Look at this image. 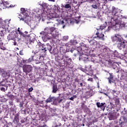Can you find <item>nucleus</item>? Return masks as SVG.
<instances>
[{
  "label": "nucleus",
  "mask_w": 127,
  "mask_h": 127,
  "mask_svg": "<svg viewBox=\"0 0 127 127\" xmlns=\"http://www.w3.org/2000/svg\"><path fill=\"white\" fill-rule=\"evenodd\" d=\"M91 67H92V65H90V69H89V71H92V68H91Z\"/></svg>",
  "instance_id": "e2e57ef3"
},
{
  "label": "nucleus",
  "mask_w": 127,
  "mask_h": 127,
  "mask_svg": "<svg viewBox=\"0 0 127 127\" xmlns=\"http://www.w3.org/2000/svg\"><path fill=\"white\" fill-rule=\"evenodd\" d=\"M13 122L14 124H16L19 123V113H17L16 115H15Z\"/></svg>",
  "instance_id": "ddd939ff"
},
{
  "label": "nucleus",
  "mask_w": 127,
  "mask_h": 127,
  "mask_svg": "<svg viewBox=\"0 0 127 127\" xmlns=\"http://www.w3.org/2000/svg\"><path fill=\"white\" fill-rule=\"evenodd\" d=\"M92 7L93 8H95L96 9H97L98 8V6H97V5L95 4V5H92Z\"/></svg>",
  "instance_id": "a18cd8bd"
},
{
  "label": "nucleus",
  "mask_w": 127,
  "mask_h": 127,
  "mask_svg": "<svg viewBox=\"0 0 127 127\" xmlns=\"http://www.w3.org/2000/svg\"><path fill=\"white\" fill-rule=\"evenodd\" d=\"M8 126H9V125H11V126H12V123L11 122H9L8 124H7Z\"/></svg>",
  "instance_id": "864d4df0"
},
{
  "label": "nucleus",
  "mask_w": 127,
  "mask_h": 127,
  "mask_svg": "<svg viewBox=\"0 0 127 127\" xmlns=\"http://www.w3.org/2000/svg\"><path fill=\"white\" fill-rule=\"evenodd\" d=\"M83 2H84V1H81V0H80V1H78V4H79V5H81V4H82V3H83Z\"/></svg>",
  "instance_id": "de8ad7c7"
},
{
  "label": "nucleus",
  "mask_w": 127,
  "mask_h": 127,
  "mask_svg": "<svg viewBox=\"0 0 127 127\" xmlns=\"http://www.w3.org/2000/svg\"><path fill=\"white\" fill-rule=\"evenodd\" d=\"M122 19L117 14H114L113 17L111 19V22H113V21L114 22H121Z\"/></svg>",
  "instance_id": "9b49d317"
},
{
  "label": "nucleus",
  "mask_w": 127,
  "mask_h": 127,
  "mask_svg": "<svg viewBox=\"0 0 127 127\" xmlns=\"http://www.w3.org/2000/svg\"><path fill=\"white\" fill-rule=\"evenodd\" d=\"M125 38H127V35L125 36Z\"/></svg>",
  "instance_id": "774afa93"
},
{
  "label": "nucleus",
  "mask_w": 127,
  "mask_h": 127,
  "mask_svg": "<svg viewBox=\"0 0 127 127\" xmlns=\"http://www.w3.org/2000/svg\"><path fill=\"white\" fill-rule=\"evenodd\" d=\"M9 105H10V106H13V103L12 102V101H10L9 102Z\"/></svg>",
  "instance_id": "603ef678"
},
{
  "label": "nucleus",
  "mask_w": 127,
  "mask_h": 127,
  "mask_svg": "<svg viewBox=\"0 0 127 127\" xmlns=\"http://www.w3.org/2000/svg\"><path fill=\"white\" fill-rule=\"evenodd\" d=\"M12 6H12V5H10V7H12Z\"/></svg>",
  "instance_id": "69168bd1"
},
{
  "label": "nucleus",
  "mask_w": 127,
  "mask_h": 127,
  "mask_svg": "<svg viewBox=\"0 0 127 127\" xmlns=\"http://www.w3.org/2000/svg\"><path fill=\"white\" fill-rule=\"evenodd\" d=\"M73 50H70V52H71V53H73Z\"/></svg>",
  "instance_id": "0e129e2a"
},
{
  "label": "nucleus",
  "mask_w": 127,
  "mask_h": 127,
  "mask_svg": "<svg viewBox=\"0 0 127 127\" xmlns=\"http://www.w3.org/2000/svg\"><path fill=\"white\" fill-rule=\"evenodd\" d=\"M64 7L65 8H70V7H71V5H70V4H66L65 5Z\"/></svg>",
  "instance_id": "ea45409f"
},
{
  "label": "nucleus",
  "mask_w": 127,
  "mask_h": 127,
  "mask_svg": "<svg viewBox=\"0 0 127 127\" xmlns=\"http://www.w3.org/2000/svg\"><path fill=\"white\" fill-rule=\"evenodd\" d=\"M33 67L30 65H24L23 66V71L26 74H27L28 73H30L31 71H32Z\"/></svg>",
  "instance_id": "0eeeda50"
},
{
  "label": "nucleus",
  "mask_w": 127,
  "mask_h": 127,
  "mask_svg": "<svg viewBox=\"0 0 127 127\" xmlns=\"http://www.w3.org/2000/svg\"><path fill=\"white\" fill-rule=\"evenodd\" d=\"M16 36H17L16 31H13L9 34L8 37L10 40H11L15 41V40L17 38Z\"/></svg>",
  "instance_id": "6e6552de"
},
{
  "label": "nucleus",
  "mask_w": 127,
  "mask_h": 127,
  "mask_svg": "<svg viewBox=\"0 0 127 127\" xmlns=\"http://www.w3.org/2000/svg\"><path fill=\"white\" fill-rule=\"evenodd\" d=\"M121 77L124 79V80H125V81H127V72H126L124 75H123Z\"/></svg>",
  "instance_id": "72a5a7b5"
},
{
  "label": "nucleus",
  "mask_w": 127,
  "mask_h": 127,
  "mask_svg": "<svg viewBox=\"0 0 127 127\" xmlns=\"http://www.w3.org/2000/svg\"><path fill=\"white\" fill-rule=\"evenodd\" d=\"M105 105H106V103H100V102H97L96 103V106L97 107V108H100L101 109H102V108H104V109H105V107H104V106H105Z\"/></svg>",
  "instance_id": "5701e85b"
},
{
  "label": "nucleus",
  "mask_w": 127,
  "mask_h": 127,
  "mask_svg": "<svg viewBox=\"0 0 127 127\" xmlns=\"http://www.w3.org/2000/svg\"><path fill=\"white\" fill-rule=\"evenodd\" d=\"M69 39V37L67 36H64L63 37V40H65V41Z\"/></svg>",
  "instance_id": "4c0bfd02"
},
{
  "label": "nucleus",
  "mask_w": 127,
  "mask_h": 127,
  "mask_svg": "<svg viewBox=\"0 0 127 127\" xmlns=\"http://www.w3.org/2000/svg\"><path fill=\"white\" fill-rule=\"evenodd\" d=\"M20 10L21 13L23 14V15L24 14V13L26 12V10H25V8H21Z\"/></svg>",
  "instance_id": "c9c22d12"
},
{
  "label": "nucleus",
  "mask_w": 127,
  "mask_h": 127,
  "mask_svg": "<svg viewBox=\"0 0 127 127\" xmlns=\"http://www.w3.org/2000/svg\"><path fill=\"white\" fill-rule=\"evenodd\" d=\"M0 36H4V33H3V31H0Z\"/></svg>",
  "instance_id": "a19ab883"
},
{
  "label": "nucleus",
  "mask_w": 127,
  "mask_h": 127,
  "mask_svg": "<svg viewBox=\"0 0 127 127\" xmlns=\"http://www.w3.org/2000/svg\"><path fill=\"white\" fill-rule=\"evenodd\" d=\"M58 11V8L51 9L50 13L48 14L47 12H43L42 13L41 16L43 20L52 19V18H60V16L57 14Z\"/></svg>",
  "instance_id": "f257e3e1"
},
{
  "label": "nucleus",
  "mask_w": 127,
  "mask_h": 127,
  "mask_svg": "<svg viewBox=\"0 0 127 127\" xmlns=\"http://www.w3.org/2000/svg\"><path fill=\"white\" fill-rule=\"evenodd\" d=\"M16 40H15V41H14V45H16V44H17V43H16Z\"/></svg>",
  "instance_id": "4d7b16f0"
},
{
  "label": "nucleus",
  "mask_w": 127,
  "mask_h": 127,
  "mask_svg": "<svg viewBox=\"0 0 127 127\" xmlns=\"http://www.w3.org/2000/svg\"><path fill=\"white\" fill-rule=\"evenodd\" d=\"M41 58V56H38L37 55L32 56L28 60H26L25 62L26 63H29L32 61H38V64H40L42 61L40 60Z\"/></svg>",
  "instance_id": "7ed1b4c3"
},
{
  "label": "nucleus",
  "mask_w": 127,
  "mask_h": 127,
  "mask_svg": "<svg viewBox=\"0 0 127 127\" xmlns=\"http://www.w3.org/2000/svg\"><path fill=\"white\" fill-rule=\"evenodd\" d=\"M36 48L38 50V51H42L43 52H46L47 50H46V47H45L44 44H41L40 43H38L36 46Z\"/></svg>",
  "instance_id": "39448f33"
},
{
  "label": "nucleus",
  "mask_w": 127,
  "mask_h": 127,
  "mask_svg": "<svg viewBox=\"0 0 127 127\" xmlns=\"http://www.w3.org/2000/svg\"><path fill=\"white\" fill-rule=\"evenodd\" d=\"M69 45H75V41L73 40H71L69 42H68Z\"/></svg>",
  "instance_id": "f704fd0d"
},
{
  "label": "nucleus",
  "mask_w": 127,
  "mask_h": 127,
  "mask_svg": "<svg viewBox=\"0 0 127 127\" xmlns=\"http://www.w3.org/2000/svg\"><path fill=\"white\" fill-rule=\"evenodd\" d=\"M19 54H20V55H23V51H20Z\"/></svg>",
  "instance_id": "8fccbe9b"
},
{
  "label": "nucleus",
  "mask_w": 127,
  "mask_h": 127,
  "mask_svg": "<svg viewBox=\"0 0 127 127\" xmlns=\"http://www.w3.org/2000/svg\"><path fill=\"white\" fill-rule=\"evenodd\" d=\"M52 89L53 90L52 92L54 94L56 93L57 92V91H58V87L57 86V84H53Z\"/></svg>",
  "instance_id": "6ab92c4d"
},
{
  "label": "nucleus",
  "mask_w": 127,
  "mask_h": 127,
  "mask_svg": "<svg viewBox=\"0 0 127 127\" xmlns=\"http://www.w3.org/2000/svg\"><path fill=\"white\" fill-rule=\"evenodd\" d=\"M121 22H110L111 25L108 26V28H113L114 30H118V29H120V27H121Z\"/></svg>",
  "instance_id": "20e7f679"
},
{
  "label": "nucleus",
  "mask_w": 127,
  "mask_h": 127,
  "mask_svg": "<svg viewBox=\"0 0 127 127\" xmlns=\"http://www.w3.org/2000/svg\"><path fill=\"white\" fill-rule=\"evenodd\" d=\"M112 40L117 42V47L120 50H122V48L126 47V43L122 40V37L120 35L116 34L112 38Z\"/></svg>",
  "instance_id": "f03ea898"
},
{
  "label": "nucleus",
  "mask_w": 127,
  "mask_h": 127,
  "mask_svg": "<svg viewBox=\"0 0 127 127\" xmlns=\"http://www.w3.org/2000/svg\"><path fill=\"white\" fill-rule=\"evenodd\" d=\"M34 44V40H30V44Z\"/></svg>",
  "instance_id": "3c124183"
},
{
  "label": "nucleus",
  "mask_w": 127,
  "mask_h": 127,
  "mask_svg": "<svg viewBox=\"0 0 127 127\" xmlns=\"http://www.w3.org/2000/svg\"><path fill=\"white\" fill-rule=\"evenodd\" d=\"M113 94H116L117 93V91L113 90Z\"/></svg>",
  "instance_id": "052dcab7"
},
{
  "label": "nucleus",
  "mask_w": 127,
  "mask_h": 127,
  "mask_svg": "<svg viewBox=\"0 0 127 127\" xmlns=\"http://www.w3.org/2000/svg\"><path fill=\"white\" fill-rule=\"evenodd\" d=\"M45 47H46V50H49V52H51V50H52V47L50 44H47L45 45Z\"/></svg>",
  "instance_id": "b1692460"
},
{
  "label": "nucleus",
  "mask_w": 127,
  "mask_h": 127,
  "mask_svg": "<svg viewBox=\"0 0 127 127\" xmlns=\"http://www.w3.org/2000/svg\"><path fill=\"white\" fill-rule=\"evenodd\" d=\"M89 50V47H87L86 46H83L82 47H79L78 48H77V52L81 53V52H82V53H83V51L84 52H86V53H87V52H88V51Z\"/></svg>",
  "instance_id": "1a4fd4ad"
},
{
  "label": "nucleus",
  "mask_w": 127,
  "mask_h": 127,
  "mask_svg": "<svg viewBox=\"0 0 127 127\" xmlns=\"http://www.w3.org/2000/svg\"><path fill=\"white\" fill-rule=\"evenodd\" d=\"M63 101V99H60V98H55V100L54 101V104L56 105V106H58V105L60 104V103H61Z\"/></svg>",
  "instance_id": "4468645a"
},
{
  "label": "nucleus",
  "mask_w": 127,
  "mask_h": 127,
  "mask_svg": "<svg viewBox=\"0 0 127 127\" xmlns=\"http://www.w3.org/2000/svg\"><path fill=\"white\" fill-rule=\"evenodd\" d=\"M118 12H121V11H120V9L118 8H116L115 6L112 7V13L113 14H117Z\"/></svg>",
  "instance_id": "aec40b11"
},
{
  "label": "nucleus",
  "mask_w": 127,
  "mask_h": 127,
  "mask_svg": "<svg viewBox=\"0 0 127 127\" xmlns=\"http://www.w3.org/2000/svg\"><path fill=\"white\" fill-rule=\"evenodd\" d=\"M74 81H75V82H76L77 83H80V80L78 78H75Z\"/></svg>",
  "instance_id": "37998d69"
},
{
  "label": "nucleus",
  "mask_w": 127,
  "mask_h": 127,
  "mask_svg": "<svg viewBox=\"0 0 127 127\" xmlns=\"http://www.w3.org/2000/svg\"><path fill=\"white\" fill-rule=\"evenodd\" d=\"M64 58L65 59L64 61H65L66 63H70L72 61V59L69 58L68 56H65Z\"/></svg>",
  "instance_id": "bb28decb"
},
{
  "label": "nucleus",
  "mask_w": 127,
  "mask_h": 127,
  "mask_svg": "<svg viewBox=\"0 0 127 127\" xmlns=\"http://www.w3.org/2000/svg\"><path fill=\"white\" fill-rule=\"evenodd\" d=\"M43 33L44 35H45V36H46V35H48V34H51L50 29L49 28H46L43 31Z\"/></svg>",
  "instance_id": "f3484780"
},
{
  "label": "nucleus",
  "mask_w": 127,
  "mask_h": 127,
  "mask_svg": "<svg viewBox=\"0 0 127 127\" xmlns=\"http://www.w3.org/2000/svg\"><path fill=\"white\" fill-rule=\"evenodd\" d=\"M20 35L22 38H26V37H28V32L27 31H25L24 33L20 32Z\"/></svg>",
  "instance_id": "a211bd4d"
},
{
  "label": "nucleus",
  "mask_w": 127,
  "mask_h": 127,
  "mask_svg": "<svg viewBox=\"0 0 127 127\" xmlns=\"http://www.w3.org/2000/svg\"><path fill=\"white\" fill-rule=\"evenodd\" d=\"M62 57L61 58V60H63V59H64L63 57H64V55L62 54Z\"/></svg>",
  "instance_id": "13d9d810"
},
{
  "label": "nucleus",
  "mask_w": 127,
  "mask_h": 127,
  "mask_svg": "<svg viewBox=\"0 0 127 127\" xmlns=\"http://www.w3.org/2000/svg\"><path fill=\"white\" fill-rule=\"evenodd\" d=\"M106 27H107V22H105L103 25H101L100 26V29H101V30H103V29L106 28Z\"/></svg>",
  "instance_id": "473e14b6"
},
{
  "label": "nucleus",
  "mask_w": 127,
  "mask_h": 127,
  "mask_svg": "<svg viewBox=\"0 0 127 127\" xmlns=\"http://www.w3.org/2000/svg\"><path fill=\"white\" fill-rule=\"evenodd\" d=\"M50 30L53 39H57V38H58V34L56 33V32H55V28L52 27L50 29Z\"/></svg>",
  "instance_id": "9d476101"
},
{
  "label": "nucleus",
  "mask_w": 127,
  "mask_h": 127,
  "mask_svg": "<svg viewBox=\"0 0 127 127\" xmlns=\"http://www.w3.org/2000/svg\"><path fill=\"white\" fill-rule=\"evenodd\" d=\"M79 87H83V83H79Z\"/></svg>",
  "instance_id": "6e6d98bb"
},
{
  "label": "nucleus",
  "mask_w": 127,
  "mask_h": 127,
  "mask_svg": "<svg viewBox=\"0 0 127 127\" xmlns=\"http://www.w3.org/2000/svg\"><path fill=\"white\" fill-rule=\"evenodd\" d=\"M7 4H8V2L7 1H3V0H1V2H0V5L2 7H7Z\"/></svg>",
  "instance_id": "412c9836"
},
{
  "label": "nucleus",
  "mask_w": 127,
  "mask_h": 127,
  "mask_svg": "<svg viewBox=\"0 0 127 127\" xmlns=\"http://www.w3.org/2000/svg\"><path fill=\"white\" fill-rule=\"evenodd\" d=\"M10 72H11L10 70H7V71H6V74H7V73H8V74H10Z\"/></svg>",
  "instance_id": "bf43d9fd"
},
{
  "label": "nucleus",
  "mask_w": 127,
  "mask_h": 127,
  "mask_svg": "<svg viewBox=\"0 0 127 127\" xmlns=\"http://www.w3.org/2000/svg\"><path fill=\"white\" fill-rule=\"evenodd\" d=\"M82 127H85V124H82Z\"/></svg>",
  "instance_id": "338daca9"
},
{
  "label": "nucleus",
  "mask_w": 127,
  "mask_h": 127,
  "mask_svg": "<svg viewBox=\"0 0 127 127\" xmlns=\"http://www.w3.org/2000/svg\"><path fill=\"white\" fill-rule=\"evenodd\" d=\"M120 72L121 73V77L123 76V75H124L127 73V72L125 71V70H124V69L120 70Z\"/></svg>",
  "instance_id": "e433bc0d"
},
{
  "label": "nucleus",
  "mask_w": 127,
  "mask_h": 127,
  "mask_svg": "<svg viewBox=\"0 0 127 127\" xmlns=\"http://www.w3.org/2000/svg\"><path fill=\"white\" fill-rule=\"evenodd\" d=\"M20 19L21 20H23L26 23H28V22L29 21V15H28V16L27 15L24 16V17H21L20 18Z\"/></svg>",
  "instance_id": "dca6fc26"
},
{
  "label": "nucleus",
  "mask_w": 127,
  "mask_h": 127,
  "mask_svg": "<svg viewBox=\"0 0 127 127\" xmlns=\"http://www.w3.org/2000/svg\"><path fill=\"white\" fill-rule=\"evenodd\" d=\"M81 108L83 109V110H86V111H88L89 110V108L87 107V106L85 105L84 103L82 104L81 105Z\"/></svg>",
  "instance_id": "7c9ffc66"
},
{
  "label": "nucleus",
  "mask_w": 127,
  "mask_h": 127,
  "mask_svg": "<svg viewBox=\"0 0 127 127\" xmlns=\"http://www.w3.org/2000/svg\"><path fill=\"white\" fill-rule=\"evenodd\" d=\"M61 126H62V125L61 124H60L59 125L55 124V125L54 126H53V127H61Z\"/></svg>",
  "instance_id": "58836bf2"
},
{
  "label": "nucleus",
  "mask_w": 127,
  "mask_h": 127,
  "mask_svg": "<svg viewBox=\"0 0 127 127\" xmlns=\"http://www.w3.org/2000/svg\"><path fill=\"white\" fill-rule=\"evenodd\" d=\"M32 91H33V87H30V88L28 89V92H30Z\"/></svg>",
  "instance_id": "49530a36"
},
{
  "label": "nucleus",
  "mask_w": 127,
  "mask_h": 127,
  "mask_svg": "<svg viewBox=\"0 0 127 127\" xmlns=\"http://www.w3.org/2000/svg\"><path fill=\"white\" fill-rule=\"evenodd\" d=\"M61 50H63V48L62 47V48H60V52H61Z\"/></svg>",
  "instance_id": "680f3d73"
},
{
  "label": "nucleus",
  "mask_w": 127,
  "mask_h": 127,
  "mask_svg": "<svg viewBox=\"0 0 127 127\" xmlns=\"http://www.w3.org/2000/svg\"><path fill=\"white\" fill-rule=\"evenodd\" d=\"M55 98V97H51V96H50L49 98L46 100V103H51V102H53L54 103Z\"/></svg>",
  "instance_id": "4be33fe9"
},
{
  "label": "nucleus",
  "mask_w": 127,
  "mask_h": 127,
  "mask_svg": "<svg viewBox=\"0 0 127 127\" xmlns=\"http://www.w3.org/2000/svg\"><path fill=\"white\" fill-rule=\"evenodd\" d=\"M96 36L93 37V38H99V39H101V40H104V37L105 36V35L104 34L101 33H100V32H97L96 33Z\"/></svg>",
  "instance_id": "f8f14e48"
},
{
  "label": "nucleus",
  "mask_w": 127,
  "mask_h": 127,
  "mask_svg": "<svg viewBox=\"0 0 127 127\" xmlns=\"http://www.w3.org/2000/svg\"><path fill=\"white\" fill-rule=\"evenodd\" d=\"M99 50L101 54L106 55V54H108V52L110 49L105 46H102L99 47Z\"/></svg>",
  "instance_id": "423d86ee"
},
{
  "label": "nucleus",
  "mask_w": 127,
  "mask_h": 127,
  "mask_svg": "<svg viewBox=\"0 0 127 127\" xmlns=\"http://www.w3.org/2000/svg\"><path fill=\"white\" fill-rule=\"evenodd\" d=\"M110 76L108 78L109 80V82L110 84L112 83V80H114V75H113V73H109Z\"/></svg>",
  "instance_id": "cd10ccee"
},
{
  "label": "nucleus",
  "mask_w": 127,
  "mask_h": 127,
  "mask_svg": "<svg viewBox=\"0 0 127 127\" xmlns=\"http://www.w3.org/2000/svg\"><path fill=\"white\" fill-rule=\"evenodd\" d=\"M0 49L1 50H6V47L3 45V42H0Z\"/></svg>",
  "instance_id": "c85d7f7f"
},
{
  "label": "nucleus",
  "mask_w": 127,
  "mask_h": 127,
  "mask_svg": "<svg viewBox=\"0 0 127 127\" xmlns=\"http://www.w3.org/2000/svg\"><path fill=\"white\" fill-rule=\"evenodd\" d=\"M19 29H20L19 28H18L17 29V31H18V32H19V34H20V32H22L21 31H20V30Z\"/></svg>",
  "instance_id": "5fc2aeb1"
},
{
  "label": "nucleus",
  "mask_w": 127,
  "mask_h": 127,
  "mask_svg": "<svg viewBox=\"0 0 127 127\" xmlns=\"http://www.w3.org/2000/svg\"><path fill=\"white\" fill-rule=\"evenodd\" d=\"M89 43L91 45H95V44H97V41H96V40L93 39L89 41Z\"/></svg>",
  "instance_id": "2f4dec72"
},
{
  "label": "nucleus",
  "mask_w": 127,
  "mask_h": 127,
  "mask_svg": "<svg viewBox=\"0 0 127 127\" xmlns=\"http://www.w3.org/2000/svg\"><path fill=\"white\" fill-rule=\"evenodd\" d=\"M6 96L7 98H9V99H10V100H13L15 98V96L11 94V92H8L6 94Z\"/></svg>",
  "instance_id": "393cba45"
},
{
  "label": "nucleus",
  "mask_w": 127,
  "mask_h": 127,
  "mask_svg": "<svg viewBox=\"0 0 127 127\" xmlns=\"http://www.w3.org/2000/svg\"><path fill=\"white\" fill-rule=\"evenodd\" d=\"M76 95H74L73 97H71V98H69V100L71 101H74V98H76Z\"/></svg>",
  "instance_id": "79ce46f5"
},
{
  "label": "nucleus",
  "mask_w": 127,
  "mask_h": 127,
  "mask_svg": "<svg viewBox=\"0 0 127 127\" xmlns=\"http://www.w3.org/2000/svg\"><path fill=\"white\" fill-rule=\"evenodd\" d=\"M19 106L20 107V108H23V103L20 102L19 105Z\"/></svg>",
  "instance_id": "c03bdc74"
},
{
  "label": "nucleus",
  "mask_w": 127,
  "mask_h": 127,
  "mask_svg": "<svg viewBox=\"0 0 127 127\" xmlns=\"http://www.w3.org/2000/svg\"><path fill=\"white\" fill-rule=\"evenodd\" d=\"M0 90L3 91V92H4V91H5V88H4V87H1L0 88Z\"/></svg>",
  "instance_id": "09e8293b"
},
{
  "label": "nucleus",
  "mask_w": 127,
  "mask_h": 127,
  "mask_svg": "<svg viewBox=\"0 0 127 127\" xmlns=\"http://www.w3.org/2000/svg\"><path fill=\"white\" fill-rule=\"evenodd\" d=\"M113 100L115 102L116 106H118V105H120V98L118 97H114Z\"/></svg>",
  "instance_id": "a878e982"
},
{
  "label": "nucleus",
  "mask_w": 127,
  "mask_h": 127,
  "mask_svg": "<svg viewBox=\"0 0 127 127\" xmlns=\"http://www.w3.org/2000/svg\"><path fill=\"white\" fill-rule=\"evenodd\" d=\"M39 3V5L42 6V7H45V6L47 5V4L46 3H44L43 1H40Z\"/></svg>",
  "instance_id": "c756f323"
},
{
  "label": "nucleus",
  "mask_w": 127,
  "mask_h": 127,
  "mask_svg": "<svg viewBox=\"0 0 127 127\" xmlns=\"http://www.w3.org/2000/svg\"><path fill=\"white\" fill-rule=\"evenodd\" d=\"M127 122V119L125 117V116H123L122 118H121L120 119V121H119L120 125L122 126V125H124V124H126Z\"/></svg>",
  "instance_id": "2eb2a0df"
}]
</instances>
